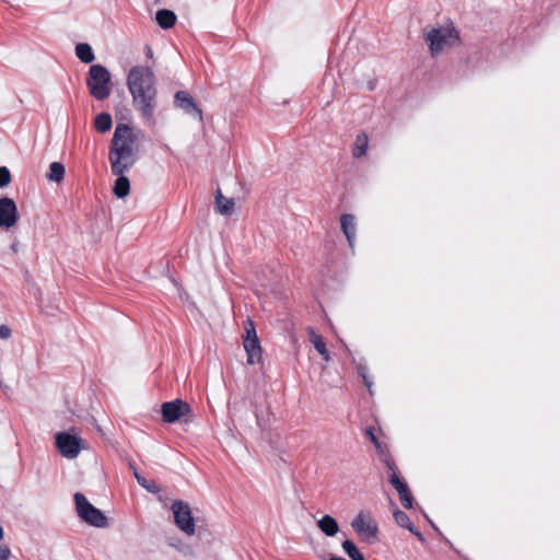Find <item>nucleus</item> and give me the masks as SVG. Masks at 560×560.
<instances>
[{"instance_id": "nucleus-1", "label": "nucleus", "mask_w": 560, "mask_h": 560, "mask_svg": "<svg viewBox=\"0 0 560 560\" xmlns=\"http://www.w3.org/2000/svg\"><path fill=\"white\" fill-rule=\"evenodd\" d=\"M127 86L132 96V104L141 116L152 120L156 107V80L151 68L136 66L127 75Z\"/></svg>"}, {"instance_id": "nucleus-2", "label": "nucleus", "mask_w": 560, "mask_h": 560, "mask_svg": "<svg viewBox=\"0 0 560 560\" xmlns=\"http://www.w3.org/2000/svg\"><path fill=\"white\" fill-rule=\"evenodd\" d=\"M137 137L127 125H118L114 131L108 160L114 175L129 171L137 161Z\"/></svg>"}, {"instance_id": "nucleus-3", "label": "nucleus", "mask_w": 560, "mask_h": 560, "mask_svg": "<svg viewBox=\"0 0 560 560\" xmlns=\"http://www.w3.org/2000/svg\"><path fill=\"white\" fill-rule=\"evenodd\" d=\"M424 40L432 57H436L459 42L457 31L452 24L429 26L424 30Z\"/></svg>"}, {"instance_id": "nucleus-4", "label": "nucleus", "mask_w": 560, "mask_h": 560, "mask_svg": "<svg viewBox=\"0 0 560 560\" xmlns=\"http://www.w3.org/2000/svg\"><path fill=\"white\" fill-rule=\"evenodd\" d=\"M86 85L94 98L98 101L107 98L112 92L109 71L102 65L91 66L86 77Z\"/></svg>"}, {"instance_id": "nucleus-5", "label": "nucleus", "mask_w": 560, "mask_h": 560, "mask_svg": "<svg viewBox=\"0 0 560 560\" xmlns=\"http://www.w3.org/2000/svg\"><path fill=\"white\" fill-rule=\"evenodd\" d=\"M74 502L78 515L85 523L100 528L107 526V517L101 510L92 505L82 493L74 494Z\"/></svg>"}, {"instance_id": "nucleus-6", "label": "nucleus", "mask_w": 560, "mask_h": 560, "mask_svg": "<svg viewBox=\"0 0 560 560\" xmlns=\"http://www.w3.org/2000/svg\"><path fill=\"white\" fill-rule=\"evenodd\" d=\"M172 511L176 526L186 535H194L196 525L188 503L176 500L172 504Z\"/></svg>"}, {"instance_id": "nucleus-7", "label": "nucleus", "mask_w": 560, "mask_h": 560, "mask_svg": "<svg viewBox=\"0 0 560 560\" xmlns=\"http://www.w3.org/2000/svg\"><path fill=\"white\" fill-rule=\"evenodd\" d=\"M56 445L61 455L69 459L75 458L84 448V442L81 438L65 432L56 434Z\"/></svg>"}, {"instance_id": "nucleus-8", "label": "nucleus", "mask_w": 560, "mask_h": 560, "mask_svg": "<svg viewBox=\"0 0 560 560\" xmlns=\"http://www.w3.org/2000/svg\"><path fill=\"white\" fill-rule=\"evenodd\" d=\"M19 211L15 201L10 197L0 198V229L9 230L16 225Z\"/></svg>"}, {"instance_id": "nucleus-9", "label": "nucleus", "mask_w": 560, "mask_h": 560, "mask_svg": "<svg viewBox=\"0 0 560 560\" xmlns=\"http://www.w3.org/2000/svg\"><path fill=\"white\" fill-rule=\"evenodd\" d=\"M351 526L364 540L376 538L377 525L373 518L363 512L359 513L351 522Z\"/></svg>"}, {"instance_id": "nucleus-10", "label": "nucleus", "mask_w": 560, "mask_h": 560, "mask_svg": "<svg viewBox=\"0 0 560 560\" xmlns=\"http://www.w3.org/2000/svg\"><path fill=\"white\" fill-rule=\"evenodd\" d=\"M161 411L163 420L167 423H173L190 413V406L180 399H175L164 402L161 407Z\"/></svg>"}, {"instance_id": "nucleus-11", "label": "nucleus", "mask_w": 560, "mask_h": 560, "mask_svg": "<svg viewBox=\"0 0 560 560\" xmlns=\"http://www.w3.org/2000/svg\"><path fill=\"white\" fill-rule=\"evenodd\" d=\"M175 106L183 109L186 114L196 117L202 121V112L196 104L195 100L185 91H179L175 94Z\"/></svg>"}, {"instance_id": "nucleus-12", "label": "nucleus", "mask_w": 560, "mask_h": 560, "mask_svg": "<svg viewBox=\"0 0 560 560\" xmlns=\"http://www.w3.org/2000/svg\"><path fill=\"white\" fill-rule=\"evenodd\" d=\"M340 224L343 234L347 237L349 246L352 248L354 246L355 234H357V221L353 214H342L340 217Z\"/></svg>"}, {"instance_id": "nucleus-13", "label": "nucleus", "mask_w": 560, "mask_h": 560, "mask_svg": "<svg viewBox=\"0 0 560 560\" xmlns=\"http://www.w3.org/2000/svg\"><path fill=\"white\" fill-rule=\"evenodd\" d=\"M243 345L247 352V363H258L261 359V348L258 338H245Z\"/></svg>"}, {"instance_id": "nucleus-14", "label": "nucleus", "mask_w": 560, "mask_h": 560, "mask_svg": "<svg viewBox=\"0 0 560 560\" xmlns=\"http://www.w3.org/2000/svg\"><path fill=\"white\" fill-rule=\"evenodd\" d=\"M235 201L233 198H226L222 195L221 190L215 195V209L222 215H229L234 211Z\"/></svg>"}, {"instance_id": "nucleus-15", "label": "nucleus", "mask_w": 560, "mask_h": 560, "mask_svg": "<svg viewBox=\"0 0 560 560\" xmlns=\"http://www.w3.org/2000/svg\"><path fill=\"white\" fill-rule=\"evenodd\" d=\"M307 332L310 341L314 345V348L320 355H323L324 360L328 362L330 360V355L323 337L318 335L312 327H307Z\"/></svg>"}, {"instance_id": "nucleus-16", "label": "nucleus", "mask_w": 560, "mask_h": 560, "mask_svg": "<svg viewBox=\"0 0 560 560\" xmlns=\"http://www.w3.org/2000/svg\"><path fill=\"white\" fill-rule=\"evenodd\" d=\"M317 527L327 536H335L339 532L337 521L330 515H324L317 521Z\"/></svg>"}, {"instance_id": "nucleus-17", "label": "nucleus", "mask_w": 560, "mask_h": 560, "mask_svg": "<svg viewBox=\"0 0 560 560\" xmlns=\"http://www.w3.org/2000/svg\"><path fill=\"white\" fill-rule=\"evenodd\" d=\"M394 518L400 527L410 530L412 534H415L418 537L419 540H423L422 534L413 527L412 522L410 521L409 516L405 512L395 511Z\"/></svg>"}, {"instance_id": "nucleus-18", "label": "nucleus", "mask_w": 560, "mask_h": 560, "mask_svg": "<svg viewBox=\"0 0 560 560\" xmlns=\"http://www.w3.org/2000/svg\"><path fill=\"white\" fill-rule=\"evenodd\" d=\"M116 176L117 179L115 180L113 191L117 198H125L130 192V182L124 174Z\"/></svg>"}, {"instance_id": "nucleus-19", "label": "nucleus", "mask_w": 560, "mask_h": 560, "mask_svg": "<svg viewBox=\"0 0 560 560\" xmlns=\"http://www.w3.org/2000/svg\"><path fill=\"white\" fill-rule=\"evenodd\" d=\"M155 19L158 24L164 30L171 28L176 22L175 13L166 9L159 10Z\"/></svg>"}, {"instance_id": "nucleus-20", "label": "nucleus", "mask_w": 560, "mask_h": 560, "mask_svg": "<svg viewBox=\"0 0 560 560\" xmlns=\"http://www.w3.org/2000/svg\"><path fill=\"white\" fill-rule=\"evenodd\" d=\"M369 147V139L366 133L361 132L357 136L354 147L352 150V155L354 158H361L365 155Z\"/></svg>"}, {"instance_id": "nucleus-21", "label": "nucleus", "mask_w": 560, "mask_h": 560, "mask_svg": "<svg viewBox=\"0 0 560 560\" xmlns=\"http://www.w3.org/2000/svg\"><path fill=\"white\" fill-rule=\"evenodd\" d=\"M75 55L84 63H90L95 59L91 46L85 43H81L75 46Z\"/></svg>"}, {"instance_id": "nucleus-22", "label": "nucleus", "mask_w": 560, "mask_h": 560, "mask_svg": "<svg viewBox=\"0 0 560 560\" xmlns=\"http://www.w3.org/2000/svg\"><path fill=\"white\" fill-rule=\"evenodd\" d=\"M113 126L112 116L107 113L98 114L94 119V127L98 132H107Z\"/></svg>"}, {"instance_id": "nucleus-23", "label": "nucleus", "mask_w": 560, "mask_h": 560, "mask_svg": "<svg viewBox=\"0 0 560 560\" xmlns=\"http://www.w3.org/2000/svg\"><path fill=\"white\" fill-rule=\"evenodd\" d=\"M47 176L49 180L60 183L65 177V166L59 162H52Z\"/></svg>"}, {"instance_id": "nucleus-24", "label": "nucleus", "mask_w": 560, "mask_h": 560, "mask_svg": "<svg viewBox=\"0 0 560 560\" xmlns=\"http://www.w3.org/2000/svg\"><path fill=\"white\" fill-rule=\"evenodd\" d=\"M342 549L351 560H361L363 558L355 545L350 540H345L342 542Z\"/></svg>"}, {"instance_id": "nucleus-25", "label": "nucleus", "mask_w": 560, "mask_h": 560, "mask_svg": "<svg viewBox=\"0 0 560 560\" xmlns=\"http://www.w3.org/2000/svg\"><path fill=\"white\" fill-rule=\"evenodd\" d=\"M135 478L138 483L147 489L149 492L158 493L160 491L159 487L154 482H149L144 477H142L132 466Z\"/></svg>"}, {"instance_id": "nucleus-26", "label": "nucleus", "mask_w": 560, "mask_h": 560, "mask_svg": "<svg viewBox=\"0 0 560 560\" xmlns=\"http://www.w3.org/2000/svg\"><path fill=\"white\" fill-rule=\"evenodd\" d=\"M389 480L393 487L397 490V492L405 491L406 489H408L406 482L402 481L395 471H393V474L390 475Z\"/></svg>"}, {"instance_id": "nucleus-27", "label": "nucleus", "mask_w": 560, "mask_h": 560, "mask_svg": "<svg viewBox=\"0 0 560 560\" xmlns=\"http://www.w3.org/2000/svg\"><path fill=\"white\" fill-rule=\"evenodd\" d=\"M399 500L404 508L411 509L412 508V495L409 491V489H406L405 491L398 492Z\"/></svg>"}, {"instance_id": "nucleus-28", "label": "nucleus", "mask_w": 560, "mask_h": 560, "mask_svg": "<svg viewBox=\"0 0 560 560\" xmlns=\"http://www.w3.org/2000/svg\"><path fill=\"white\" fill-rule=\"evenodd\" d=\"M11 182L10 171L5 166H0V188L7 187Z\"/></svg>"}, {"instance_id": "nucleus-29", "label": "nucleus", "mask_w": 560, "mask_h": 560, "mask_svg": "<svg viewBox=\"0 0 560 560\" xmlns=\"http://www.w3.org/2000/svg\"><path fill=\"white\" fill-rule=\"evenodd\" d=\"M245 330H246V338H258L257 334H256L254 322L249 318L246 322Z\"/></svg>"}, {"instance_id": "nucleus-30", "label": "nucleus", "mask_w": 560, "mask_h": 560, "mask_svg": "<svg viewBox=\"0 0 560 560\" xmlns=\"http://www.w3.org/2000/svg\"><path fill=\"white\" fill-rule=\"evenodd\" d=\"M11 550L5 545H0V560H9Z\"/></svg>"}, {"instance_id": "nucleus-31", "label": "nucleus", "mask_w": 560, "mask_h": 560, "mask_svg": "<svg viewBox=\"0 0 560 560\" xmlns=\"http://www.w3.org/2000/svg\"><path fill=\"white\" fill-rule=\"evenodd\" d=\"M10 336H11V329L5 325L0 326V338L8 339Z\"/></svg>"}, {"instance_id": "nucleus-32", "label": "nucleus", "mask_w": 560, "mask_h": 560, "mask_svg": "<svg viewBox=\"0 0 560 560\" xmlns=\"http://www.w3.org/2000/svg\"><path fill=\"white\" fill-rule=\"evenodd\" d=\"M368 435L370 436L371 441L375 444V446L378 447L380 446L378 441H377L375 434L373 433L372 429L368 430Z\"/></svg>"}, {"instance_id": "nucleus-33", "label": "nucleus", "mask_w": 560, "mask_h": 560, "mask_svg": "<svg viewBox=\"0 0 560 560\" xmlns=\"http://www.w3.org/2000/svg\"><path fill=\"white\" fill-rule=\"evenodd\" d=\"M147 56L150 58L153 56V51L150 47L147 48Z\"/></svg>"}, {"instance_id": "nucleus-34", "label": "nucleus", "mask_w": 560, "mask_h": 560, "mask_svg": "<svg viewBox=\"0 0 560 560\" xmlns=\"http://www.w3.org/2000/svg\"><path fill=\"white\" fill-rule=\"evenodd\" d=\"M3 536H4V532H3V528L0 526V540L3 539Z\"/></svg>"}, {"instance_id": "nucleus-35", "label": "nucleus", "mask_w": 560, "mask_h": 560, "mask_svg": "<svg viewBox=\"0 0 560 560\" xmlns=\"http://www.w3.org/2000/svg\"><path fill=\"white\" fill-rule=\"evenodd\" d=\"M329 560H346V559H343V558H339V557H332V558H330Z\"/></svg>"}, {"instance_id": "nucleus-36", "label": "nucleus", "mask_w": 560, "mask_h": 560, "mask_svg": "<svg viewBox=\"0 0 560 560\" xmlns=\"http://www.w3.org/2000/svg\"><path fill=\"white\" fill-rule=\"evenodd\" d=\"M361 560H364V558H362Z\"/></svg>"}]
</instances>
